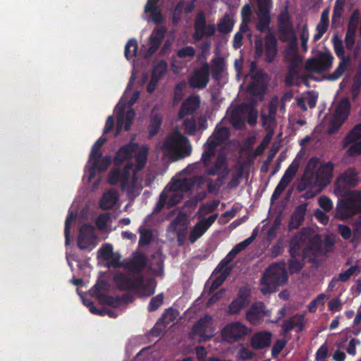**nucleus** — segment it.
<instances>
[{
	"label": "nucleus",
	"mask_w": 361,
	"mask_h": 361,
	"mask_svg": "<svg viewBox=\"0 0 361 361\" xmlns=\"http://www.w3.org/2000/svg\"><path fill=\"white\" fill-rule=\"evenodd\" d=\"M319 162V159L315 157L308 161L302 181L298 187L299 191H303L313 185L325 187L330 183L333 177L334 164L328 161L318 167Z\"/></svg>",
	"instance_id": "1"
},
{
	"label": "nucleus",
	"mask_w": 361,
	"mask_h": 361,
	"mask_svg": "<svg viewBox=\"0 0 361 361\" xmlns=\"http://www.w3.org/2000/svg\"><path fill=\"white\" fill-rule=\"evenodd\" d=\"M288 280L284 261L273 263L268 267L260 280V290L264 294L276 291L278 286H283Z\"/></svg>",
	"instance_id": "2"
},
{
	"label": "nucleus",
	"mask_w": 361,
	"mask_h": 361,
	"mask_svg": "<svg viewBox=\"0 0 361 361\" xmlns=\"http://www.w3.org/2000/svg\"><path fill=\"white\" fill-rule=\"evenodd\" d=\"M306 243V245L302 249V255L303 259L312 263L316 262L319 256L329 252L334 245V240L331 237L326 235L323 239L319 234H315L311 238L308 237Z\"/></svg>",
	"instance_id": "3"
},
{
	"label": "nucleus",
	"mask_w": 361,
	"mask_h": 361,
	"mask_svg": "<svg viewBox=\"0 0 361 361\" xmlns=\"http://www.w3.org/2000/svg\"><path fill=\"white\" fill-rule=\"evenodd\" d=\"M264 44L261 39H257L255 42V57L259 58L264 53V61L273 63L278 54L277 39L272 31L268 32L264 37Z\"/></svg>",
	"instance_id": "4"
},
{
	"label": "nucleus",
	"mask_w": 361,
	"mask_h": 361,
	"mask_svg": "<svg viewBox=\"0 0 361 361\" xmlns=\"http://www.w3.org/2000/svg\"><path fill=\"white\" fill-rule=\"evenodd\" d=\"M361 212V192L355 190L338 204L337 214L341 219H347Z\"/></svg>",
	"instance_id": "5"
},
{
	"label": "nucleus",
	"mask_w": 361,
	"mask_h": 361,
	"mask_svg": "<svg viewBox=\"0 0 361 361\" xmlns=\"http://www.w3.org/2000/svg\"><path fill=\"white\" fill-rule=\"evenodd\" d=\"M113 280L118 290L121 291L137 290L141 288L146 289L142 275L132 276L130 274L118 272L115 274Z\"/></svg>",
	"instance_id": "6"
},
{
	"label": "nucleus",
	"mask_w": 361,
	"mask_h": 361,
	"mask_svg": "<svg viewBox=\"0 0 361 361\" xmlns=\"http://www.w3.org/2000/svg\"><path fill=\"white\" fill-rule=\"evenodd\" d=\"M334 57L330 51H320L317 57L308 59L305 68L310 73L322 74L329 71L333 64Z\"/></svg>",
	"instance_id": "7"
},
{
	"label": "nucleus",
	"mask_w": 361,
	"mask_h": 361,
	"mask_svg": "<svg viewBox=\"0 0 361 361\" xmlns=\"http://www.w3.org/2000/svg\"><path fill=\"white\" fill-rule=\"evenodd\" d=\"M250 331V329L240 322H232L223 328L221 335L224 341L233 343L244 340Z\"/></svg>",
	"instance_id": "8"
},
{
	"label": "nucleus",
	"mask_w": 361,
	"mask_h": 361,
	"mask_svg": "<svg viewBox=\"0 0 361 361\" xmlns=\"http://www.w3.org/2000/svg\"><path fill=\"white\" fill-rule=\"evenodd\" d=\"M258 11L257 13V21L256 29L260 32L266 30L271 31V10L273 7L272 0H257Z\"/></svg>",
	"instance_id": "9"
},
{
	"label": "nucleus",
	"mask_w": 361,
	"mask_h": 361,
	"mask_svg": "<svg viewBox=\"0 0 361 361\" xmlns=\"http://www.w3.org/2000/svg\"><path fill=\"white\" fill-rule=\"evenodd\" d=\"M194 30L192 37L195 41L199 42L204 37H211L214 36L216 28L214 23L207 25L205 13L200 11L195 18Z\"/></svg>",
	"instance_id": "10"
},
{
	"label": "nucleus",
	"mask_w": 361,
	"mask_h": 361,
	"mask_svg": "<svg viewBox=\"0 0 361 361\" xmlns=\"http://www.w3.org/2000/svg\"><path fill=\"white\" fill-rule=\"evenodd\" d=\"M350 113V104L348 99L342 100L329 121L327 132L332 135L336 133L347 120Z\"/></svg>",
	"instance_id": "11"
},
{
	"label": "nucleus",
	"mask_w": 361,
	"mask_h": 361,
	"mask_svg": "<svg viewBox=\"0 0 361 361\" xmlns=\"http://www.w3.org/2000/svg\"><path fill=\"white\" fill-rule=\"evenodd\" d=\"M131 165H126L123 169L118 168L112 169L108 175L107 182L111 185H116L121 183V189L123 191L127 190L130 178Z\"/></svg>",
	"instance_id": "12"
},
{
	"label": "nucleus",
	"mask_w": 361,
	"mask_h": 361,
	"mask_svg": "<svg viewBox=\"0 0 361 361\" xmlns=\"http://www.w3.org/2000/svg\"><path fill=\"white\" fill-rule=\"evenodd\" d=\"M147 258L140 252H134L130 258L123 260V268L131 274L142 275V272L147 266Z\"/></svg>",
	"instance_id": "13"
},
{
	"label": "nucleus",
	"mask_w": 361,
	"mask_h": 361,
	"mask_svg": "<svg viewBox=\"0 0 361 361\" xmlns=\"http://www.w3.org/2000/svg\"><path fill=\"white\" fill-rule=\"evenodd\" d=\"M209 82V66L206 62L200 68L195 70L188 80L190 87L197 89H204Z\"/></svg>",
	"instance_id": "14"
},
{
	"label": "nucleus",
	"mask_w": 361,
	"mask_h": 361,
	"mask_svg": "<svg viewBox=\"0 0 361 361\" xmlns=\"http://www.w3.org/2000/svg\"><path fill=\"white\" fill-rule=\"evenodd\" d=\"M271 312L262 301L252 303L246 312V319L252 324L259 323L265 317H270Z\"/></svg>",
	"instance_id": "15"
},
{
	"label": "nucleus",
	"mask_w": 361,
	"mask_h": 361,
	"mask_svg": "<svg viewBox=\"0 0 361 361\" xmlns=\"http://www.w3.org/2000/svg\"><path fill=\"white\" fill-rule=\"evenodd\" d=\"M278 30L281 41H286L293 35V24L287 8L283 10L278 16Z\"/></svg>",
	"instance_id": "16"
},
{
	"label": "nucleus",
	"mask_w": 361,
	"mask_h": 361,
	"mask_svg": "<svg viewBox=\"0 0 361 361\" xmlns=\"http://www.w3.org/2000/svg\"><path fill=\"white\" fill-rule=\"evenodd\" d=\"M250 292L246 288H240L237 297L229 304L227 312L230 315L238 314L241 310L248 305Z\"/></svg>",
	"instance_id": "17"
},
{
	"label": "nucleus",
	"mask_w": 361,
	"mask_h": 361,
	"mask_svg": "<svg viewBox=\"0 0 361 361\" xmlns=\"http://www.w3.org/2000/svg\"><path fill=\"white\" fill-rule=\"evenodd\" d=\"M305 318L302 314H295L292 317L285 319L281 324L284 335L296 328V332L300 333L305 330Z\"/></svg>",
	"instance_id": "18"
},
{
	"label": "nucleus",
	"mask_w": 361,
	"mask_h": 361,
	"mask_svg": "<svg viewBox=\"0 0 361 361\" xmlns=\"http://www.w3.org/2000/svg\"><path fill=\"white\" fill-rule=\"evenodd\" d=\"M205 169V174L208 176H216L220 173L228 174L229 168L227 162V157L224 153H219L214 162L211 164L209 162L207 166H204Z\"/></svg>",
	"instance_id": "19"
},
{
	"label": "nucleus",
	"mask_w": 361,
	"mask_h": 361,
	"mask_svg": "<svg viewBox=\"0 0 361 361\" xmlns=\"http://www.w3.org/2000/svg\"><path fill=\"white\" fill-rule=\"evenodd\" d=\"M200 105V98L198 95H191L188 97L182 103L179 111L178 117L179 119H183L188 115L192 114Z\"/></svg>",
	"instance_id": "20"
},
{
	"label": "nucleus",
	"mask_w": 361,
	"mask_h": 361,
	"mask_svg": "<svg viewBox=\"0 0 361 361\" xmlns=\"http://www.w3.org/2000/svg\"><path fill=\"white\" fill-rule=\"evenodd\" d=\"M135 116V111L133 109H128L125 114L123 113V109L118 112L117 116L116 136L121 133L123 128H124L126 131H129L130 130Z\"/></svg>",
	"instance_id": "21"
},
{
	"label": "nucleus",
	"mask_w": 361,
	"mask_h": 361,
	"mask_svg": "<svg viewBox=\"0 0 361 361\" xmlns=\"http://www.w3.org/2000/svg\"><path fill=\"white\" fill-rule=\"evenodd\" d=\"M308 235L302 231L295 234L290 241L288 252L290 257L302 256L303 246L306 243Z\"/></svg>",
	"instance_id": "22"
},
{
	"label": "nucleus",
	"mask_w": 361,
	"mask_h": 361,
	"mask_svg": "<svg viewBox=\"0 0 361 361\" xmlns=\"http://www.w3.org/2000/svg\"><path fill=\"white\" fill-rule=\"evenodd\" d=\"M166 29L164 26L154 29L149 38L147 53L149 56L156 53L165 37Z\"/></svg>",
	"instance_id": "23"
},
{
	"label": "nucleus",
	"mask_w": 361,
	"mask_h": 361,
	"mask_svg": "<svg viewBox=\"0 0 361 361\" xmlns=\"http://www.w3.org/2000/svg\"><path fill=\"white\" fill-rule=\"evenodd\" d=\"M272 334L264 331L255 333L250 339V345L255 350H262L270 345Z\"/></svg>",
	"instance_id": "24"
},
{
	"label": "nucleus",
	"mask_w": 361,
	"mask_h": 361,
	"mask_svg": "<svg viewBox=\"0 0 361 361\" xmlns=\"http://www.w3.org/2000/svg\"><path fill=\"white\" fill-rule=\"evenodd\" d=\"M307 209V204L306 203L301 204L295 207L288 223V229L290 231L299 228L305 220Z\"/></svg>",
	"instance_id": "25"
},
{
	"label": "nucleus",
	"mask_w": 361,
	"mask_h": 361,
	"mask_svg": "<svg viewBox=\"0 0 361 361\" xmlns=\"http://www.w3.org/2000/svg\"><path fill=\"white\" fill-rule=\"evenodd\" d=\"M178 314V312L172 307L166 309L161 317L159 319L156 325L152 329L151 333L152 336H159L161 331L158 329L157 326L160 324H164V327H166L176 319Z\"/></svg>",
	"instance_id": "26"
},
{
	"label": "nucleus",
	"mask_w": 361,
	"mask_h": 361,
	"mask_svg": "<svg viewBox=\"0 0 361 361\" xmlns=\"http://www.w3.org/2000/svg\"><path fill=\"white\" fill-rule=\"evenodd\" d=\"M137 147V144L130 142L123 145L116 153L114 158L115 164H121L124 161L130 159Z\"/></svg>",
	"instance_id": "27"
},
{
	"label": "nucleus",
	"mask_w": 361,
	"mask_h": 361,
	"mask_svg": "<svg viewBox=\"0 0 361 361\" xmlns=\"http://www.w3.org/2000/svg\"><path fill=\"white\" fill-rule=\"evenodd\" d=\"M211 317L209 316H205L200 318L192 326V334L196 336H199L202 341L210 340L212 336L206 334L207 329L208 328Z\"/></svg>",
	"instance_id": "28"
},
{
	"label": "nucleus",
	"mask_w": 361,
	"mask_h": 361,
	"mask_svg": "<svg viewBox=\"0 0 361 361\" xmlns=\"http://www.w3.org/2000/svg\"><path fill=\"white\" fill-rule=\"evenodd\" d=\"M337 183L345 188L355 187L358 183L357 173L354 169L348 168L338 178Z\"/></svg>",
	"instance_id": "29"
},
{
	"label": "nucleus",
	"mask_w": 361,
	"mask_h": 361,
	"mask_svg": "<svg viewBox=\"0 0 361 361\" xmlns=\"http://www.w3.org/2000/svg\"><path fill=\"white\" fill-rule=\"evenodd\" d=\"M162 122V114L153 109L149 116V123L148 126L149 137L150 138L154 137L159 133Z\"/></svg>",
	"instance_id": "30"
},
{
	"label": "nucleus",
	"mask_w": 361,
	"mask_h": 361,
	"mask_svg": "<svg viewBox=\"0 0 361 361\" xmlns=\"http://www.w3.org/2000/svg\"><path fill=\"white\" fill-rule=\"evenodd\" d=\"M159 0H147L145 6V13H150L152 20L156 24H161L163 20V16L158 7Z\"/></svg>",
	"instance_id": "31"
},
{
	"label": "nucleus",
	"mask_w": 361,
	"mask_h": 361,
	"mask_svg": "<svg viewBox=\"0 0 361 361\" xmlns=\"http://www.w3.org/2000/svg\"><path fill=\"white\" fill-rule=\"evenodd\" d=\"M118 199L117 192L114 189H110L103 194L99 202V207L104 210L111 209L116 204Z\"/></svg>",
	"instance_id": "32"
},
{
	"label": "nucleus",
	"mask_w": 361,
	"mask_h": 361,
	"mask_svg": "<svg viewBox=\"0 0 361 361\" xmlns=\"http://www.w3.org/2000/svg\"><path fill=\"white\" fill-rule=\"evenodd\" d=\"M111 164V157L105 156L99 161H93L92 166L89 169V180H91L95 176L96 171L104 172Z\"/></svg>",
	"instance_id": "33"
},
{
	"label": "nucleus",
	"mask_w": 361,
	"mask_h": 361,
	"mask_svg": "<svg viewBox=\"0 0 361 361\" xmlns=\"http://www.w3.org/2000/svg\"><path fill=\"white\" fill-rule=\"evenodd\" d=\"M188 141V138L178 132L168 137L163 142V149L167 151H173L178 147V145Z\"/></svg>",
	"instance_id": "34"
},
{
	"label": "nucleus",
	"mask_w": 361,
	"mask_h": 361,
	"mask_svg": "<svg viewBox=\"0 0 361 361\" xmlns=\"http://www.w3.org/2000/svg\"><path fill=\"white\" fill-rule=\"evenodd\" d=\"M216 144L214 142H210V139H208L207 142L204 145V152L202 154L201 161L203 166H207L209 162L215 156L216 151Z\"/></svg>",
	"instance_id": "35"
},
{
	"label": "nucleus",
	"mask_w": 361,
	"mask_h": 361,
	"mask_svg": "<svg viewBox=\"0 0 361 361\" xmlns=\"http://www.w3.org/2000/svg\"><path fill=\"white\" fill-rule=\"evenodd\" d=\"M340 62L338 66L335 69V71L326 76V79L331 81H335L339 79L346 71L348 69L350 63V57H343V59H339Z\"/></svg>",
	"instance_id": "36"
},
{
	"label": "nucleus",
	"mask_w": 361,
	"mask_h": 361,
	"mask_svg": "<svg viewBox=\"0 0 361 361\" xmlns=\"http://www.w3.org/2000/svg\"><path fill=\"white\" fill-rule=\"evenodd\" d=\"M225 68V61L222 57H215L212 60V75L213 79L219 80Z\"/></svg>",
	"instance_id": "37"
},
{
	"label": "nucleus",
	"mask_w": 361,
	"mask_h": 361,
	"mask_svg": "<svg viewBox=\"0 0 361 361\" xmlns=\"http://www.w3.org/2000/svg\"><path fill=\"white\" fill-rule=\"evenodd\" d=\"M306 259H303V256L290 257L288 260V271L290 274L299 273L304 267Z\"/></svg>",
	"instance_id": "38"
},
{
	"label": "nucleus",
	"mask_w": 361,
	"mask_h": 361,
	"mask_svg": "<svg viewBox=\"0 0 361 361\" xmlns=\"http://www.w3.org/2000/svg\"><path fill=\"white\" fill-rule=\"evenodd\" d=\"M299 65L296 60H293L288 67L287 73L285 76L284 82L287 86H292L294 83V79L298 76Z\"/></svg>",
	"instance_id": "39"
},
{
	"label": "nucleus",
	"mask_w": 361,
	"mask_h": 361,
	"mask_svg": "<svg viewBox=\"0 0 361 361\" xmlns=\"http://www.w3.org/2000/svg\"><path fill=\"white\" fill-rule=\"evenodd\" d=\"M167 68V63L164 60L160 61L156 66H154L151 75L152 82L157 85L161 77L166 73Z\"/></svg>",
	"instance_id": "40"
},
{
	"label": "nucleus",
	"mask_w": 361,
	"mask_h": 361,
	"mask_svg": "<svg viewBox=\"0 0 361 361\" xmlns=\"http://www.w3.org/2000/svg\"><path fill=\"white\" fill-rule=\"evenodd\" d=\"M235 22L228 14H225L217 24L218 31L222 34L230 33L233 28Z\"/></svg>",
	"instance_id": "41"
},
{
	"label": "nucleus",
	"mask_w": 361,
	"mask_h": 361,
	"mask_svg": "<svg viewBox=\"0 0 361 361\" xmlns=\"http://www.w3.org/2000/svg\"><path fill=\"white\" fill-rule=\"evenodd\" d=\"M213 138L210 139V142H214L216 145H221L224 143L227 139H228L230 136V130L226 127H221L219 128H216L214 132L213 133Z\"/></svg>",
	"instance_id": "42"
},
{
	"label": "nucleus",
	"mask_w": 361,
	"mask_h": 361,
	"mask_svg": "<svg viewBox=\"0 0 361 361\" xmlns=\"http://www.w3.org/2000/svg\"><path fill=\"white\" fill-rule=\"evenodd\" d=\"M361 138V123L355 125L350 132L343 138V147H346L350 144Z\"/></svg>",
	"instance_id": "43"
},
{
	"label": "nucleus",
	"mask_w": 361,
	"mask_h": 361,
	"mask_svg": "<svg viewBox=\"0 0 361 361\" xmlns=\"http://www.w3.org/2000/svg\"><path fill=\"white\" fill-rule=\"evenodd\" d=\"M178 221H173L170 224L169 228L171 231L176 233L178 243L179 245H182L185 240V237H186V234H187V228L185 226L178 227Z\"/></svg>",
	"instance_id": "44"
},
{
	"label": "nucleus",
	"mask_w": 361,
	"mask_h": 361,
	"mask_svg": "<svg viewBox=\"0 0 361 361\" xmlns=\"http://www.w3.org/2000/svg\"><path fill=\"white\" fill-rule=\"evenodd\" d=\"M345 0H336L331 17L332 24L339 22L344 12Z\"/></svg>",
	"instance_id": "45"
},
{
	"label": "nucleus",
	"mask_w": 361,
	"mask_h": 361,
	"mask_svg": "<svg viewBox=\"0 0 361 361\" xmlns=\"http://www.w3.org/2000/svg\"><path fill=\"white\" fill-rule=\"evenodd\" d=\"M148 148L142 146L138 153L135 155L136 169L142 170L147 161Z\"/></svg>",
	"instance_id": "46"
},
{
	"label": "nucleus",
	"mask_w": 361,
	"mask_h": 361,
	"mask_svg": "<svg viewBox=\"0 0 361 361\" xmlns=\"http://www.w3.org/2000/svg\"><path fill=\"white\" fill-rule=\"evenodd\" d=\"M207 231L206 228L203 226L202 224L200 221H198L195 225L192 227L188 240L191 243H194L198 238L204 235V233Z\"/></svg>",
	"instance_id": "47"
},
{
	"label": "nucleus",
	"mask_w": 361,
	"mask_h": 361,
	"mask_svg": "<svg viewBox=\"0 0 361 361\" xmlns=\"http://www.w3.org/2000/svg\"><path fill=\"white\" fill-rule=\"evenodd\" d=\"M219 202V200H215L211 202L201 204L198 209L197 214L200 216H203L208 214L212 213L217 209Z\"/></svg>",
	"instance_id": "48"
},
{
	"label": "nucleus",
	"mask_w": 361,
	"mask_h": 361,
	"mask_svg": "<svg viewBox=\"0 0 361 361\" xmlns=\"http://www.w3.org/2000/svg\"><path fill=\"white\" fill-rule=\"evenodd\" d=\"M99 302L103 305H107L113 307H118L121 305L120 296H112L109 295H100Z\"/></svg>",
	"instance_id": "49"
},
{
	"label": "nucleus",
	"mask_w": 361,
	"mask_h": 361,
	"mask_svg": "<svg viewBox=\"0 0 361 361\" xmlns=\"http://www.w3.org/2000/svg\"><path fill=\"white\" fill-rule=\"evenodd\" d=\"M350 242L353 244H358L361 242V216L353 224L352 238Z\"/></svg>",
	"instance_id": "50"
},
{
	"label": "nucleus",
	"mask_w": 361,
	"mask_h": 361,
	"mask_svg": "<svg viewBox=\"0 0 361 361\" xmlns=\"http://www.w3.org/2000/svg\"><path fill=\"white\" fill-rule=\"evenodd\" d=\"M138 44L137 40L134 38L129 39L125 46L124 54L126 58L130 59L135 56Z\"/></svg>",
	"instance_id": "51"
},
{
	"label": "nucleus",
	"mask_w": 361,
	"mask_h": 361,
	"mask_svg": "<svg viewBox=\"0 0 361 361\" xmlns=\"http://www.w3.org/2000/svg\"><path fill=\"white\" fill-rule=\"evenodd\" d=\"M332 43L334 45V49L335 54L339 59H343V57H347L348 56L345 55V49L343 46V43L341 39L339 38L338 35H334L332 37Z\"/></svg>",
	"instance_id": "52"
},
{
	"label": "nucleus",
	"mask_w": 361,
	"mask_h": 361,
	"mask_svg": "<svg viewBox=\"0 0 361 361\" xmlns=\"http://www.w3.org/2000/svg\"><path fill=\"white\" fill-rule=\"evenodd\" d=\"M140 232V239L138 241V244L140 246H145L150 244L152 240V231L149 228H143L140 227L139 228Z\"/></svg>",
	"instance_id": "53"
},
{
	"label": "nucleus",
	"mask_w": 361,
	"mask_h": 361,
	"mask_svg": "<svg viewBox=\"0 0 361 361\" xmlns=\"http://www.w3.org/2000/svg\"><path fill=\"white\" fill-rule=\"evenodd\" d=\"M360 272V269L358 266L355 265L350 267L345 271L340 273L338 276H335L338 281L346 282L353 274H358Z\"/></svg>",
	"instance_id": "54"
},
{
	"label": "nucleus",
	"mask_w": 361,
	"mask_h": 361,
	"mask_svg": "<svg viewBox=\"0 0 361 361\" xmlns=\"http://www.w3.org/2000/svg\"><path fill=\"white\" fill-rule=\"evenodd\" d=\"M229 275L230 270L228 269H226L223 273H221L219 276H218L215 279L212 281L209 288V293H211L219 288V287L222 285V283Z\"/></svg>",
	"instance_id": "55"
},
{
	"label": "nucleus",
	"mask_w": 361,
	"mask_h": 361,
	"mask_svg": "<svg viewBox=\"0 0 361 361\" xmlns=\"http://www.w3.org/2000/svg\"><path fill=\"white\" fill-rule=\"evenodd\" d=\"M230 122L235 128L241 129L245 126L244 120L238 109L233 110L230 117Z\"/></svg>",
	"instance_id": "56"
},
{
	"label": "nucleus",
	"mask_w": 361,
	"mask_h": 361,
	"mask_svg": "<svg viewBox=\"0 0 361 361\" xmlns=\"http://www.w3.org/2000/svg\"><path fill=\"white\" fill-rule=\"evenodd\" d=\"M78 235L94 240L96 238L94 227L90 223L82 224L79 230Z\"/></svg>",
	"instance_id": "57"
},
{
	"label": "nucleus",
	"mask_w": 361,
	"mask_h": 361,
	"mask_svg": "<svg viewBox=\"0 0 361 361\" xmlns=\"http://www.w3.org/2000/svg\"><path fill=\"white\" fill-rule=\"evenodd\" d=\"M164 298L163 293H159L156 296L152 297L148 305V311L151 312L157 310L164 303Z\"/></svg>",
	"instance_id": "58"
},
{
	"label": "nucleus",
	"mask_w": 361,
	"mask_h": 361,
	"mask_svg": "<svg viewBox=\"0 0 361 361\" xmlns=\"http://www.w3.org/2000/svg\"><path fill=\"white\" fill-rule=\"evenodd\" d=\"M183 126L185 132L189 135H194L197 130V123L194 118H185L183 121Z\"/></svg>",
	"instance_id": "59"
},
{
	"label": "nucleus",
	"mask_w": 361,
	"mask_h": 361,
	"mask_svg": "<svg viewBox=\"0 0 361 361\" xmlns=\"http://www.w3.org/2000/svg\"><path fill=\"white\" fill-rule=\"evenodd\" d=\"M94 239L86 238L85 237L78 235V247L80 250H88L91 251L94 247Z\"/></svg>",
	"instance_id": "60"
},
{
	"label": "nucleus",
	"mask_w": 361,
	"mask_h": 361,
	"mask_svg": "<svg viewBox=\"0 0 361 361\" xmlns=\"http://www.w3.org/2000/svg\"><path fill=\"white\" fill-rule=\"evenodd\" d=\"M196 53L195 49L192 46H185L178 50L176 55L180 59H185L187 57L192 58Z\"/></svg>",
	"instance_id": "61"
},
{
	"label": "nucleus",
	"mask_w": 361,
	"mask_h": 361,
	"mask_svg": "<svg viewBox=\"0 0 361 361\" xmlns=\"http://www.w3.org/2000/svg\"><path fill=\"white\" fill-rule=\"evenodd\" d=\"M183 1H180L175 6L172 13V23L177 24L182 18V13L183 11Z\"/></svg>",
	"instance_id": "62"
},
{
	"label": "nucleus",
	"mask_w": 361,
	"mask_h": 361,
	"mask_svg": "<svg viewBox=\"0 0 361 361\" xmlns=\"http://www.w3.org/2000/svg\"><path fill=\"white\" fill-rule=\"evenodd\" d=\"M287 341L286 339H277L274 343L271 349V355L273 357H277L286 345Z\"/></svg>",
	"instance_id": "63"
},
{
	"label": "nucleus",
	"mask_w": 361,
	"mask_h": 361,
	"mask_svg": "<svg viewBox=\"0 0 361 361\" xmlns=\"http://www.w3.org/2000/svg\"><path fill=\"white\" fill-rule=\"evenodd\" d=\"M329 25L327 23L319 22L318 24L316 26V31L317 32L313 36V41L314 42L319 41L322 36L324 35V33L327 31Z\"/></svg>",
	"instance_id": "64"
}]
</instances>
